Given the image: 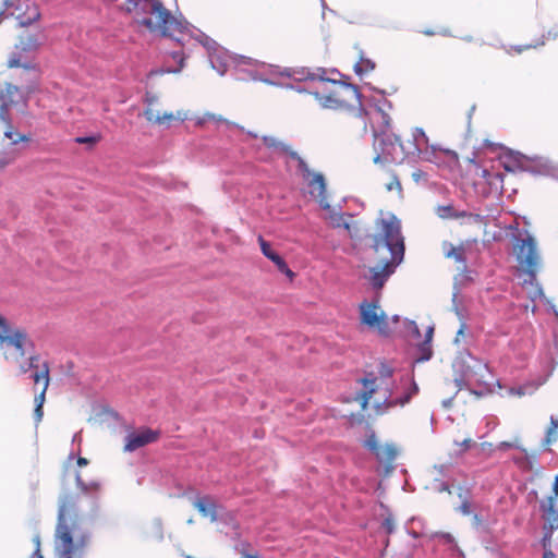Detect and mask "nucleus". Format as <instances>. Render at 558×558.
Masks as SVG:
<instances>
[{"label":"nucleus","mask_w":558,"mask_h":558,"mask_svg":"<svg viewBox=\"0 0 558 558\" xmlns=\"http://www.w3.org/2000/svg\"><path fill=\"white\" fill-rule=\"evenodd\" d=\"M381 377H375L369 374L367 377L362 378L360 381L363 389L359 395V400L363 410L367 408L371 400L374 398V410L376 415H383L390 409L396 407H404L410 400L418 392V387L413 378L403 377L400 379L402 392L400 396L395 397V392L388 388L386 379L392 376V369L381 364Z\"/></svg>","instance_id":"f03ea898"},{"label":"nucleus","mask_w":558,"mask_h":558,"mask_svg":"<svg viewBox=\"0 0 558 558\" xmlns=\"http://www.w3.org/2000/svg\"><path fill=\"white\" fill-rule=\"evenodd\" d=\"M514 252L519 264L523 267L525 272L534 277L539 264V256L533 236L526 234L525 238L518 239L514 245Z\"/></svg>","instance_id":"f8f14e48"},{"label":"nucleus","mask_w":558,"mask_h":558,"mask_svg":"<svg viewBox=\"0 0 558 558\" xmlns=\"http://www.w3.org/2000/svg\"><path fill=\"white\" fill-rule=\"evenodd\" d=\"M381 527L387 534H392L396 527L395 519L391 515L386 517L381 522Z\"/></svg>","instance_id":"4c0bfd02"},{"label":"nucleus","mask_w":558,"mask_h":558,"mask_svg":"<svg viewBox=\"0 0 558 558\" xmlns=\"http://www.w3.org/2000/svg\"><path fill=\"white\" fill-rule=\"evenodd\" d=\"M240 558H258V555L242 553Z\"/></svg>","instance_id":"8fccbe9b"},{"label":"nucleus","mask_w":558,"mask_h":558,"mask_svg":"<svg viewBox=\"0 0 558 558\" xmlns=\"http://www.w3.org/2000/svg\"><path fill=\"white\" fill-rule=\"evenodd\" d=\"M260 251L268 259H270L278 268V270L290 278L294 277V272L289 268L286 260L272 250L271 244L267 242L262 235L258 236Z\"/></svg>","instance_id":"f3484780"},{"label":"nucleus","mask_w":558,"mask_h":558,"mask_svg":"<svg viewBox=\"0 0 558 558\" xmlns=\"http://www.w3.org/2000/svg\"><path fill=\"white\" fill-rule=\"evenodd\" d=\"M433 331H434L433 328H428V330L426 332V340L424 341V343L421 347V351L423 354L420 360H422V361L429 360L432 356L430 339H432Z\"/></svg>","instance_id":"c756f323"},{"label":"nucleus","mask_w":558,"mask_h":558,"mask_svg":"<svg viewBox=\"0 0 558 558\" xmlns=\"http://www.w3.org/2000/svg\"><path fill=\"white\" fill-rule=\"evenodd\" d=\"M423 177H425V173L423 171H421V170H417V171L412 173V178L416 182H418Z\"/></svg>","instance_id":"a18cd8bd"},{"label":"nucleus","mask_w":558,"mask_h":558,"mask_svg":"<svg viewBox=\"0 0 558 558\" xmlns=\"http://www.w3.org/2000/svg\"><path fill=\"white\" fill-rule=\"evenodd\" d=\"M262 142L267 148L272 149L276 154L284 155L296 161L298 168L306 170V161L292 148L290 144L271 135H264L262 137Z\"/></svg>","instance_id":"4468645a"},{"label":"nucleus","mask_w":558,"mask_h":558,"mask_svg":"<svg viewBox=\"0 0 558 558\" xmlns=\"http://www.w3.org/2000/svg\"><path fill=\"white\" fill-rule=\"evenodd\" d=\"M371 240L369 248L376 265L368 268L366 278L374 289L380 290L404 257L405 246L399 219L395 216L378 219Z\"/></svg>","instance_id":"f257e3e1"},{"label":"nucleus","mask_w":558,"mask_h":558,"mask_svg":"<svg viewBox=\"0 0 558 558\" xmlns=\"http://www.w3.org/2000/svg\"><path fill=\"white\" fill-rule=\"evenodd\" d=\"M374 149L376 155L373 161L378 165L397 162L407 155L400 136L395 133L375 137Z\"/></svg>","instance_id":"1a4fd4ad"},{"label":"nucleus","mask_w":558,"mask_h":558,"mask_svg":"<svg viewBox=\"0 0 558 558\" xmlns=\"http://www.w3.org/2000/svg\"><path fill=\"white\" fill-rule=\"evenodd\" d=\"M413 138L416 143L417 150H421L422 146H426L428 143V137L423 131V129L416 128L413 132Z\"/></svg>","instance_id":"2f4dec72"},{"label":"nucleus","mask_w":558,"mask_h":558,"mask_svg":"<svg viewBox=\"0 0 558 558\" xmlns=\"http://www.w3.org/2000/svg\"><path fill=\"white\" fill-rule=\"evenodd\" d=\"M39 355L34 354L28 357V365H21L20 372L22 374L27 373L29 369H34L32 374V379L34 381L35 387L41 385V389L39 393H37L34 398L35 410L34 416L37 423L43 420L44 416V403L46 401V392L48 390L50 384V366L48 362H44L41 365H38Z\"/></svg>","instance_id":"6e6552de"},{"label":"nucleus","mask_w":558,"mask_h":558,"mask_svg":"<svg viewBox=\"0 0 558 558\" xmlns=\"http://www.w3.org/2000/svg\"><path fill=\"white\" fill-rule=\"evenodd\" d=\"M386 190L388 192L396 191L398 194L402 193L401 182L396 174L391 175L390 181L386 184Z\"/></svg>","instance_id":"c9c22d12"},{"label":"nucleus","mask_w":558,"mask_h":558,"mask_svg":"<svg viewBox=\"0 0 558 558\" xmlns=\"http://www.w3.org/2000/svg\"><path fill=\"white\" fill-rule=\"evenodd\" d=\"M553 490L554 495L548 496L541 508L549 521L558 522V474L555 476ZM551 527H554V523H551Z\"/></svg>","instance_id":"a211bd4d"},{"label":"nucleus","mask_w":558,"mask_h":558,"mask_svg":"<svg viewBox=\"0 0 558 558\" xmlns=\"http://www.w3.org/2000/svg\"><path fill=\"white\" fill-rule=\"evenodd\" d=\"M142 26L162 37H190L187 27L178 21L161 0H142Z\"/></svg>","instance_id":"39448f33"},{"label":"nucleus","mask_w":558,"mask_h":558,"mask_svg":"<svg viewBox=\"0 0 558 558\" xmlns=\"http://www.w3.org/2000/svg\"><path fill=\"white\" fill-rule=\"evenodd\" d=\"M365 119L371 122L374 137H379L393 133L391 131L390 116L379 107H375L371 112H364Z\"/></svg>","instance_id":"2eb2a0df"},{"label":"nucleus","mask_w":558,"mask_h":558,"mask_svg":"<svg viewBox=\"0 0 558 558\" xmlns=\"http://www.w3.org/2000/svg\"><path fill=\"white\" fill-rule=\"evenodd\" d=\"M442 490H446V492H448L449 494L451 493V490H450V488H449V486H448V485H444Z\"/></svg>","instance_id":"5fc2aeb1"},{"label":"nucleus","mask_w":558,"mask_h":558,"mask_svg":"<svg viewBox=\"0 0 558 558\" xmlns=\"http://www.w3.org/2000/svg\"><path fill=\"white\" fill-rule=\"evenodd\" d=\"M303 180L307 183L308 193L318 199L326 197V182L322 173L312 172L308 165L306 163V170L298 168Z\"/></svg>","instance_id":"dca6fc26"},{"label":"nucleus","mask_w":558,"mask_h":558,"mask_svg":"<svg viewBox=\"0 0 558 558\" xmlns=\"http://www.w3.org/2000/svg\"><path fill=\"white\" fill-rule=\"evenodd\" d=\"M473 520H474V522H475L476 524H478V523L481 522V519H480V517H478L477 514H475V515L473 517Z\"/></svg>","instance_id":"864d4df0"},{"label":"nucleus","mask_w":558,"mask_h":558,"mask_svg":"<svg viewBox=\"0 0 558 558\" xmlns=\"http://www.w3.org/2000/svg\"><path fill=\"white\" fill-rule=\"evenodd\" d=\"M194 508L203 515L208 517L211 522L218 519V505L210 496L199 497L194 501Z\"/></svg>","instance_id":"6ab92c4d"},{"label":"nucleus","mask_w":558,"mask_h":558,"mask_svg":"<svg viewBox=\"0 0 558 558\" xmlns=\"http://www.w3.org/2000/svg\"><path fill=\"white\" fill-rule=\"evenodd\" d=\"M77 464H78L80 466H85V465H87V464H88V460H87L86 458L80 457V458L77 459Z\"/></svg>","instance_id":"de8ad7c7"},{"label":"nucleus","mask_w":558,"mask_h":558,"mask_svg":"<svg viewBox=\"0 0 558 558\" xmlns=\"http://www.w3.org/2000/svg\"><path fill=\"white\" fill-rule=\"evenodd\" d=\"M454 444L460 448V452H464L474 445V441L471 438H465L462 441H454Z\"/></svg>","instance_id":"ea45409f"},{"label":"nucleus","mask_w":558,"mask_h":558,"mask_svg":"<svg viewBox=\"0 0 558 558\" xmlns=\"http://www.w3.org/2000/svg\"><path fill=\"white\" fill-rule=\"evenodd\" d=\"M35 543H36V546H37V548H36V553H35V554H36V558H43V557L39 555V537H38V536H36V537H35Z\"/></svg>","instance_id":"09e8293b"},{"label":"nucleus","mask_w":558,"mask_h":558,"mask_svg":"<svg viewBox=\"0 0 558 558\" xmlns=\"http://www.w3.org/2000/svg\"><path fill=\"white\" fill-rule=\"evenodd\" d=\"M422 33L426 36H435V35L451 36V32L448 28H441L439 31L424 29V31H422Z\"/></svg>","instance_id":"58836bf2"},{"label":"nucleus","mask_w":558,"mask_h":558,"mask_svg":"<svg viewBox=\"0 0 558 558\" xmlns=\"http://www.w3.org/2000/svg\"><path fill=\"white\" fill-rule=\"evenodd\" d=\"M16 49L29 53L36 51L40 47L39 36L37 34L24 33L17 37L14 45Z\"/></svg>","instance_id":"aec40b11"},{"label":"nucleus","mask_w":558,"mask_h":558,"mask_svg":"<svg viewBox=\"0 0 558 558\" xmlns=\"http://www.w3.org/2000/svg\"><path fill=\"white\" fill-rule=\"evenodd\" d=\"M513 461L518 465H523L527 461V453L523 458H513Z\"/></svg>","instance_id":"49530a36"},{"label":"nucleus","mask_w":558,"mask_h":558,"mask_svg":"<svg viewBox=\"0 0 558 558\" xmlns=\"http://www.w3.org/2000/svg\"><path fill=\"white\" fill-rule=\"evenodd\" d=\"M436 215L440 219H463L461 222L465 226H475L477 228H482L486 225L485 217L480 214H473V213H466L464 210L458 211L456 208L451 205H439L435 209Z\"/></svg>","instance_id":"ddd939ff"},{"label":"nucleus","mask_w":558,"mask_h":558,"mask_svg":"<svg viewBox=\"0 0 558 558\" xmlns=\"http://www.w3.org/2000/svg\"><path fill=\"white\" fill-rule=\"evenodd\" d=\"M377 460L384 463H392L397 457V449L393 445H381L375 453Z\"/></svg>","instance_id":"5701e85b"},{"label":"nucleus","mask_w":558,"mask_h":558,"mask_svg":"<svg viewBox=\"0 0 558 558\" xmlns=\"http://www.w3.org/2000/svg\"><path fill=\"white\" fill-rule=\"evenodd\" d=\"M101 140L100 134L90 135V136H78L74 138V142L77 144H87L90 147L95 146Z\"/></svg>","instance_id":"72a5a7b5"},{"label":"nucleus","mask_w":558,"mask_h":558,"mask_svg":"<svg viewBox=\"0 0 558 558\" xmlns=\"http://www.w3.org/2000/svg\"><path fill=\"white\" fill-rule=\"evenodd\" d=\"M364 446L375 456L381 445L379 444L376 435L373 433L366 438Z\"/></svg>","instance_id":"f704fd0d"},{"label":"nucleus","mask_w":558,"mask_h":558,"mask_svg":"<svg viewBox=\"0 0 558 558\" xmlns=\"http://www.w3.org/2000/svg\"><path fill=\"white\" fill-rule=\"evenodd\" d=\"M558 440V418L550 417L549 425L546 428L543 446L548 447Z\"/></svg>","instance_id":"b1692460"},{"label":"nucleus","mask_w":558,"mask_h":558,"mask_svg":"<svg viewBox=\"0 0 558 558\" xmlns=\"http://www.w3.org/2000/svg\"><path fill=\"white\" fill-rule=\"evenodd\" d=\"M545 45V41L544 40H541L536 44H529V45H518V46H511L508 50L509 53H522L523 51H526V50H530V49H533V48H537V47H541V46H544Z\"/></svg>","instance_id":"473e14b6"},{"label":"nucleus","mask_w":558,"mask_h":558,"mask_svg":"<svg viewBox=\"0 0 558 558\" xmlns=\"http://www.w3.org/2000/svg\"><path fill=\"white\" fill-rule=\"evenodd\" d=\"M497 448L499 450H507L510 448H515V449H520L524 454H526V449L521 446L519 439H515L513 441H501V442H499Z\"/></svg>","instance_id":"e433bc0d"},{"label":"nucleus","mask_w":558,"mask_h":558,"mask_svg":"<svg viewBox=\"0 0 558 558\" xmlns=\"http://www.w3.org/2000/svg\"><path fill=\"white\" fill-rule=\"evenodd\" d=\"M1 135L10 142L0 147V171L12 165L21 156L22 151L17 145L31 141L29 135L22 134L15 130L11 120L3 112H0V136Z\"/></svg>","instance_id":"0eeeda50"},{"label":"nucleus","mask_w":558,"mask_h":558,"mask_svg":"<svg viewBox=\"0 0 558 558\" xmlns=\"http://www.w3.org/2000/svg\"><path fill=\"white\" fill-rule=\"evenodd\" d=\"M376 64L372 59L361 53L359 61L354 64V71L357 75H364L372 72Z\"/></svg>","instance_id":"393cba45"},{"label":"nucleus","mask_w":558,"mask_h":558,"mask_svg":"<svg viewBox=\"0 0 558 558\" xmlns=\"http://www.w3.org/2000/svg\"><path fill=\"white\" fill-rule=\"evenodd\" d=\"M360 320L369 329L377 330L383 336L390 333L387 316L378 304V301H363L360 304Z\"/></svg>","instance_id":"9b49d317"},{"label":"nucleus","mask_w":558,"mask_h":558,"mask_svg":"<svg viewBox=\"0 0 558 558\" xmlns=\"http://www.w3.org/2000/svg\"><path fill=\"white\" fill-rule=\"evenodd\" d=\"M543 547H544V553H543L542 558H557V556L553 553V550L547 547V538L546 537H544V539H543Z\"/></svg>","instance_id":"37998d69"},{"label":"nucleus","mask_w":558,"mask_h":558,"mask_svg":"<svg viewBox=\"0 0 558 558\" xmlns=\"http://www.w3.org/2000/svg\"><path fill=\"white\" fill-rule=\"evenodd\" d=\"M78 494H64L60 498L58 523L54 536L57 558H82L88 544V535L82 533L74 537L78 524Z\"/></svg>","instance_id":"7ed1b4c3"},{"label":"nucleus","mask_w":558,"mask_h":558,"mask_svg":"<svg viewBox=\"0 0 558 558\" xmlns=\"http://www.w3.org/2000/svg\"><path fill=\"white\" fill-rule=\"evenodd\" d=\"M138 5V0H125L121 7L126 11V12H132L134 11Z\"/></svg>","instance_id":"79ce46f5"},{"label":"nucleus","mask_w":558,"mask_h":558,"mask_svg":"<svg viewBox=\"0 0 558 558\" xmlns=\"http://www.w3.org/2000/svg\"><path fill=\"white\" fill-rule=\"evenodd\" d=\"M313 94L324 108L354 111L353 118L356 121V128L362 133L366 132V119L363 113L361 94L355 85L322 78L319 87Z\"/></svg>","instance_id":"20e7f679"},{"label":"nucleus","mask_w":558,"mask_h":558,"mask_svg":"<svg viewBox=\"0 0 558 558\" xmlns=\"http://www.w3.org/2000/svg\"><path fill=\"white\" fill-rule=\"evenodd\" d=\"M185 558H194V557H192V556H190V555H185Z\"/></svg>","instance_id":"6e6d98bb"},{"label":"nucleus","mask_w":558,"mask_h":558,"mask_svg":"<svg viewBox=\"0 0 558 558\" xmlns=\"http://www.w3.org/2000/svg\"><path fill=\"white\" fill-rule=\"evenodd\" d=\"M75 481L82 493L97 492L99 489V485L97 483L86 484L80 473H76Z\"/></svg>","instance_id":"7c9ffc66"},{"label":"nucleus","mask_w":558,"mask_h":558,"mask_svg":"<svg viewBox=\"0 0 558 558\" xmlns=\"http://www.w3.org/2000/svg\"><path fill=\"white\" fill-rule=\"evenodd\" d=\"M462 40L468 41V43H471V41H473V40H474V37H473V36H470V35H466V36H463V37H462Z\"/></svg>","instance_id":"603ef678"},{"label":"nucleus","mask_w":558,"mask_h":558,"mask_svg":"<svg viewBox=\"0 0 558 558\" xmlns=\"http://www.w3.org/2000/svg\"><path fill=\"white\" fill-rule=\"evenodd\" d=\"M159 436V430L142 427V446L157 441Z\"/></svg>","instance_id":"cd10ccee"},{"label":"nucleus","mask_w":558,"mask_h":558,"mask_svg":"<svg viewBox=\"0 0 558 558\" xmlns=\"http://www.w3.org/2000/svg\"><path fill=\"white\" fill-rule=\"evenodd\" d=\"M173 58L177 59V58H180V68L183 66V58L180 53H173Z\"/></svg>","instance_id":"3c124183"},{"label":"nucleus","mask_w":558,"mask_h":558,"mask_svg":"<svg viewBox=\"0 0 558 558\" xmlns=\"http://www.w3.org/2000/svg\"><path fill=\"white\" fill-rule=\"evenodd\" d=\"M7 66L9 69L23 68L25 70L34 69L32 62L27 59L26 52L14 47L13 51L9 54L7 60Z\"/></svg>","instance_id":"412c9836"},{"label":"nucleus","mask_w":558,"mask_h":558,"mask_svg":"<svg viewBox=\"0 0 558 558\" xmlns=\"http://www.w3.org/2000/svg\"><path fill=\"white\" fill-rule=\"evenodd\" d=\"M437 538L442 539L446 544H452L454 543V537L450 533L446 532H437L434 535Z\"/></svg>","instance_id":"a19ab883"},{"label":"nucleus","mask_w":558,"mask_h":558,"mask_svg":"<svg viewBox=\"0 0 558 558\" xmlns=\"http://www.w3.org/2000/svg\"><path fill=\"white\" fill-rule=\"evenodd\" d=\"M140 448V434L131 433L126 437V441L123 446V451L131 452Z\"/></svg>","instance_id":"c85d7f7f"},{"label":"nucleus","mask_w":558,"mask_h":558,"mask_svg":"<svg viewBox=\"0 0 558 558\" xmlns=\"http://www.w3.org/2000/svg\"><path fill=\"white\" fill-rule=\"evenodd\" d=\"M336 226L342 227V228L347 229L348 231H350V223L348 221H345L342 216H340L337 219Z\"/></svg>","instance_id":"c03bdc74"},{"label":"nucleus","mask_w":558,"mask_h":558,"mask_svg":"<svg viewBox=\"0 0 558 558\" xmlns=\"http://www.w3.org/2000/svg\"><path fill=\"white\" fill-rule=\"evenodd\" d=\"M27 10L29 11V14L27 16H21L17 15L16 19L20 21L21 26H28L39 20L40 13L38 11V8L35 4H27Z\"/></svg>","instance_id":"bb28decb"},{"label":"nucleus","mask_w":558,"mask_h":558,"mask_svg":"<svg viewBox=\"0 0 558 558\" xmlns=\"http://www.w3.org/2000/svg\"><path fill=\"white\" fill-rule=\"evenodd\" d=\"M458 496L461 499V505L457 508V511H459L463 515H470L471 514V501H470V490L464 487H458Z\"/></svg>","instance_id":"a878e982"},{"label":"nucleus","mask_w":558,"mask_h":558,"mask_svg":"<svg viewBox=\"0 0 558 558\" xmlns=\"http://www.w3.org/2000/svg\"><path fill=\"white\" fill-rule=\"evenodd\" d=\"M146 109L144 116L146 120L159 126L169 128L174 121L183 122L187 119V112L178 110L175 113L162 110L157 95L146 93Z\"/></svg>","instance_id":"9d476101"},{"label":"nucleus","mask_w":558,"mask_h":558,"mask_svg":"<svg viewBox=\"0 0 558 558\" xmlns=\"http://www.w3.org/2000/svg\"><path fill=\"white\" fill-rule=\"evenodd\" d=\"M442 251L446 258H452L461 265H465V247L464 245L456 246L452 243L445 242L442 244Z\"/></svg>","instance_id":"4be33fe9"},{"label":"nucleus","mask_w":558,"mask_h":558,"mask_svg":"<svg viewBox=\"0 0 558 558\" xmlns=\"http://www.w3.org/2000/svg\"><path fill=\"white\" fill-rule=\"evenodd\" d=\"M33 347L25 328L14 326L0 314V351L7 362L19 363Z\"/></svg>","instance_id":"423d86ee"}]
</instances>
